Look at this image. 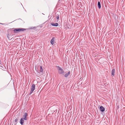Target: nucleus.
<instances>
[{"label":"nucleus","mask_w":125,"mask_h":125,"mask_svg":"<svg viewBox=\"0 0 125 125\" xmlns=\"http://www.w3.org/2000/svg\"><path fill=\"white\" fill-rule=\"evenodd\" d=\"M27 114L26 113H25L23 116V117L21 118H23V119L25 120H27Z\"/></svg>","instance_id":"4"},{"label":"nucleus","mask_w":125,"mask_h":125,"mask_svg":"<svg viewBox=\"0 0 125 125\" xmlns=\"http://www.w3.org/2000/svg\"><path fill=\"white\" fill-rule=\"evenodd\" d=\"M57 68L58 70V73L60 74H62L63 73L64 71L59 66H57Z\"/></svg>","instance_id":"2"},{"label":"nucleus","mask_w":125,"mask_h":125,"mask_svg":"<svg viewBox=\"0 0 125 125\" xmlns=\"http://www.w3.org/2000/svg\"><path fill=\"white\" fill-rule=\"evenodd\" d=\"M35 85L33 84L31 86V92L30 94H32L33 91L35 90Z\"/></svg>","instance_id":"3"},{"label":"nucleus","mask_w":125,"mask_h":125,"mask_svg":"<svg viewBox=\"0 0 125 125\" xmlns=\"http://www.w3.org/2000/svg\"><path fill=\"white\" fill-rule=\"evenodd\" d=\"M24 120L23 119V118H21V120H20V123L21 124V125H22L24 122Z\"/></svg>","instance_id":"7"},{"label":"nucleus","mask_w":125,"mask_h":125,"mask_svg":"<svg viewBox=\"0 0 125 125\" xmlns=\"http://www.w3.org/2000/svg\"><path fill=\"white\" fill-rule=\"evenodd\" d=\"M51 25H52V26H57L58 24L57 23H51Z\"/></svg>","instance_id":"8"},{"label":"nucleus","mask_w":125,"mask_h":125,"mask_svg":"<svg viewBox=\"0 0 125 125\" xmlns=\"http://www.w3.org/2000/svg\"><path fill=\"white\" fill-rule=\"evenodd\" d=\"M43 69L42 68V67L40 66V72H43Z\"/></svg>","instance_id":"12"},{"label":"nucleus","mask_w":125,"mask_h":125,"mask_svg":"<svg viewBox=\"0 0 125 125\" xmlns=\"http://www.w3.org/2000/svg\"><path fill=\"white\" fill-rule=\"evenodd\" d=\"M56 18L58 20L59 19V15H58L57 16Z\"/></svg>","instance_id":"13"},{"label":"nucleus","mask_w":125,"mask_h":125,"mask_svg":"<svg viewBox=\"0 0 125 125\" xmlns=\"http://www.w3.org/2000/svg\"><path fill=\"white\" fill-rule=\"evenodd\" d=\"M115 70L114 69H113L111 71V75L112 76H114L115 75Z\"/></svg>","instance_id":"5"},{"label":"nucleus","mask_w":125,"mask_h":125,"mask_svg":"<svg viewBox=\"0 0 125 125\" xmlns=\"http://www.w3.org/2000/svg\"><path fill=\"white\" fill-rule=\"evenodd\" d=\"M100 110L102 112H103L104 111L105 108L103 106H101L100 108Z\"/></svg>","instance_id":"6"},{"label":"nucleus","mask_w":125,"mask_h":125,"mask_svg":"<svg viewBox=\"0 0 125 125\" xmlns=\"http://www.w3.org/2000/svg\"><path fill=\"white\" fill-rule=\"evenodd\" d=\"M25 30V29L22 28H19L13 30V32L14 33H17L20 31H24Z\"/></svg>","instance_id":"1"},{"label":"nucleus","mask_w":125,"mask_h":125,"mask_svg":"<svg viewBox=\"0 0 125 125\" xmlns=\"http://www.w3.org/2000/svg\"><path fill=\"white\" fill-rule=\"evenodd\" d=\"M98 6L99 9H100L101 8V5L99 1L98 2Z\"/></svg>","instance_id":"11"},{"label":"nucleus","mask_w":125,"mask_h":125,"mask_svg":"<svg viewBox=\"0 0 125 125\" xmlns=\"http://www.w3.org/2000/svg\"><path fill=\"white\" fill-rule=\"evenodd\" d=\"M70 74V71H69L68 73H67L66 74L64 75V76L66 77H67Z\"/></svg>","instance_id":"10"},{"label":"nucleus","mask_w":125,"mask_h":125,"mask_svg":"<svg viewBox=\"0 0 125 125\" xmlns=\"http://www.w3.org/2000/svg\"><path fill=\"white\" fill-rule=\"evenodd\" d=\"M54 38L53 37L51 41V43L52 45L54 44Z\"/></svg>","instance_id":"9"},{"label":"nucleus","mask_w":125,"mask_h":125,"mask_svg":"<svg viewBox=\"0 0 125 125\" xmlns=\"http://www.w3.org/2000/svg\"><path fill=\"white\" fill-rule=\"evenodd\" d=\"M18 120V119L17 118L15 120V122H17Z\"/></svg>","instance_id":"14"},{"label":"nucleus","mask_w":125,"mask_h":125,"mask_svg":"<svg viewBox=\"0 0 125 125\" xmlns=\"http://www.w3.org/2000/svg\"><path fill=\"white\" fill-rule=\"evenodd\" d=\"M0 24H1L2 25H3L4 24L3 23H0Z\"/></svg>","instance_id":"15"}]
</instances>
